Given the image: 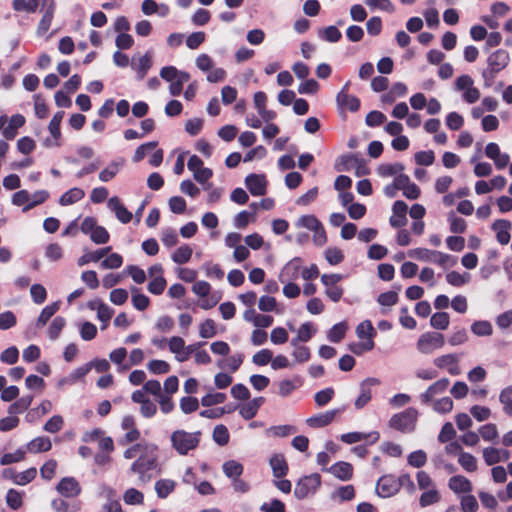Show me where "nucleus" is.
Instances as JSON below:
<instances>
[{"label": "nucleus", "instance_id": "nucleus-60", "mask_svg": "<svg viewBox=\"0 0 512 512\" xmlns=\"http://www.w3.org/2000/svg\"><path fill=\"white\" fill-rule=\"evenodd\" d=\"M39 6V0H13L12 7L15 11L34 13Z\"/></svg>", "mask_w": 512, "mask_h": 512}, {"label": "nucleus", "instance_id": "nucleus-54", "mask_svg": "<svg viewBox=\"0 0 512 512\" xmlns=\"http://www.w3.org/2000/svg\"><path fill=\"white\" fill-rule=\"evenodd\" d=\"M216 323L213 319H206L199 325V336L204 339H210L216 336Z\"/></svg>", "mask_w": 512, "mask_h": 512}, {"label": "nucleus", "instance_id": "nucleus-59", "mask_svg": "<svg viewBox=\"0 0 512 512\" xmlns=\"http://www.w3.org/2000/svg\"><path fill=\"white\" fill-rule=\"evenodd\" d=\"M446 281L455 287H460L467 284L470 281V274H460L457 271H451L446 274Z\"/></svg>", "mask_w": 512, "mask_h": 512}, {"label": "nucleus", "instance_id": "nucleus-55", "mask_svg": "<svg viewBox=\"0 0 512 512\" xmlns=\"http://www.w3.org/2000/svg\"><path fill=\"white\" fill-rule=\"evenodd\" d=\"M60 305L58 302H54L46 306L40 313L37 319V326L42 327L47 324L49 319L59 310Z\"/></svg>", "mask_w": 512, "mask_h": 512}, {"label": "nucleus", "instance_id": "nucleus-16", "mask_svg": "<svg viewBox=\"0 0 512 512\" xmlns=\"http://www.w3.org/2000/svg\"><path fill=\"white\" fill-rule=\"evenodd\" d=\"M42 6L45 11L37 27V34L40 36L49 30L56 8L54 0H42Z\"/></svg>", "mask_w": 512, "mask_h": 512}, {"label": "nucleus", "instance_id": "nucleus-20", "mask_svg": "<svg viewBox=\"0 0 512 512\" xmlns=\"http://www.w3.org/2000/svg\"><path fill=\"white\" fill-rule=\"evenodd\" d=\"M301 272V259L294 258L289 261L281 270L279 280L281 283L286 281H295L299 278Z\"/></svg>", "mask_w": 512, "mask_h": 512}, {"label": "nucleus", "instance_id": "nucleus-6", "mask_svg": "<svg viewBox=\"0 0 512 512\" xmlns=\"http://www.w3.org/2000/svg\"><path fill=\"white\" fill-rule=\"evenodd\" d=\"M445 344L444 335L438 332H425L417 340L416 348L421 354L429 355Z\"/></svg>", "mask_w": 512, "mask_h": 512}, {"label": "nucleus", "instance_id": "nucleus-13", "mask_svg": "<svg viewBox=\"0 0 512 512\" xmlns=\"http://www.w3.org/2000/svg\"><path fill=\"white\" fill-rule=\"evenodd\" d=\"M380 384V380L377 378H367L360 383V394L355 400V408L362 409L365 407L372 397L371 388Z\"/></svg>", "mask_w": 512, "mask_h": 512}, {"label": "nucleus", "instance_id": "nucleus-45", "mask_svg": "<svg viewBox=\"0 0 512 512\" xmlns=\"http://www.w3.org/2000/svg\"><path fill=\"white\" fill-rule=\"evenodd\" d=\"M52 408L53 405L50 400H43L38 407L30 410L27 413L26 420L28 422H33L35 419L48 414L52 410Z\"/></svg>", "mask_w": 512, "mask_h": 512}, {"label": "nucleus", "instance_id": "nucleus-56", "mask_svg": "<svg viewBox=\"0 0 512 512\" xmlns=\"http://www.w3.org/2000/svg\"><path fill=\"white\" fill-rule=\"evenodd\" d=\"M51 507L56 512H78L80 510V504L70 505L62 498H56L51 501Z\"/></svg>", "mask_w": 512, "mask_h": 512}, {"label": "nucleus", "instance_id": "nucleus-18", "mask_svg": "<svg viewBox=\"0 0 512 512\" xmlns=\"http://www.w3.org/2000/svg\"><path fill=\"white\" fill-rule=\"evenodd\" d=\"M245 184L253 196H262L266 194L267 181L264 175L249 174L245 178Z\"/></svg>", "mask_w": 512, "mask_h": 512}, {"label": "nucleus", "instance_id": "nucleus-61", "mask_svg": "<svg viewBox=\"0 0 512 512\" xmlns=\"http://www.w3.org/2000/svg\"><path fill=\"white\" fill-rule=\"evenodd\" d=\"M471 331L477 336H490L493 332L492 325L489 321H475L471 325Z\"/></svg>", "mask_w": 512, "mask_h": 512}, {"label": "nucleus", "instance_id": "nucleus-29", "mask_svg": "<svg viewBox=\"0 0 512 512\" xmlns=\"http://www.w3.org/2000/svg\"><path fill=\"white\" fill-rule=\"evenodd\" d=\"M448 487L456 494H469L473 489L470 480L461 475L451 477L448 481Z\"/></svg>", "mask_w": 512, "mask_h": 512}, {"label": "nucleus", "instance_id": "nucleus-25", "mask_svg": "<svg viewBox=\"0 0 512 512\" xmlns=\"http://www.w3.org/2000/svg\"><path fill=\"white\" fill-rule=\"evenodd\" d=\"M407 204L401 200L396 201L393 204L392 211L393 215L390 218V224L392 227L400 228L407 223Z\"/></svg>", "mask_w": 512, "mask_h": 512}, {"label": "nucleus", "instance_id": "nucleus-37", "mask_svg": "<svg viewBox=\"0 0 512 512\" xmlns=\"http://www.w3.org/2000/svg\"><path fill=\"white\" fill-rule=\"evenodd\" d=\"M404 165L395 162V163H384L380 164L377 167V174L382 178H388V177H396L400 172H403Z\"/></svg>", "mask_w": 512, "mask_h": 512}, {"label": "nucleus", "instance_id": "nucleus-38", "mask_svg": "<svg viewBox=\"0 0 512 512\" xmlns=\"http://www.w3.org/2000/svg\"><path fill=\"white\" fill-rule=\"evenodd\" d=\"M110 251L111 247L108 246L93 252H86L81 257L78 258L77 264L79 266H84L90 262H98L101 258L108 255Z\"/></svg>", "mask_w": 512, "mask_h": 512}, {"label": "nucleus", "instance_id": "nucleus-11", "mask_svg": "<svg viewBox=\"0 0 512 512\" xmlns=\"http://www.w3.org/2000/svg\"><path fill=\"white\" fill-rule=\"evenodd\" d=\"M487 62L488 69L483 72V76L487 77L488 75H490L491 77H493L494 74L498 73L508 65L509 54L507 51L499 49L493 52L488 57Z\"/></svg>", "mask_w": 512, "mask_h": 512}, {"label": "nucleus", "instance_id": "nucleus-46", "mask_svg": "<svg viewBox=\"0 0 512 512\" xmlns=\"http://www.w3.org/2000/svg\"><path fill=\"white\" fill-rule=\"evenodd\" d=\"M176 483L171 479H160L155 483V491L159 498H166L170 493L174 491Z\"/></svg>", "mask_w": 512, "mask_h": 512}, {"label": "nucleus", "instance_id": "nucleus-28", "mask_svg": "<svg viewBox=\"0 0 512 512\" xmlns=\"http://www.w3.org/2000/svg\"><path fill=\"white\" fill-rule=\"evenodd\" d=\"M379 439V433L377 431H372L370 433H362V432H350L341 435V440L347 444L357 443L363 440H368L370 443H375Z\"/></svg>", "mask_w": 512, "mask_h": 512}, {"label": "nucleus", "instance_id": "nucleus-8", "mask_svg": "<svg viewBox=\"0 0 512 512\" xmlns=\"http://www.w3.org/2000/svg\"><path fill=\"white\" fill-rule=\"evenodd\" d=\"M343 278L344 276L338 273L321 275L320 280L325 288L324 294L334 303L339 302L343 296L344 290L341 286L338 285V283L342 281Z\"/></svg>", "mask_w": 512, "mask_h": 512}, {"label": "nucleus", "instance_id": "nucleus-58", "mask_svg": "<svg viewBox=\"0 0 512 512\" xmlns=\"http://www.w3.org/2000/svg\"><path fill=\"white\" fill-rule=\"evenodd\" d=\"M319 37L330 43L338 42L342 34L336 26H328L319 31Z\"/></svg>", "mask_w": 512, "mask_h": 512}, {"label": "nucleus", "instance_id": "nucleus-35", "mask_svg": "<svg viewBox=\"0 0 512 512\" xmlns=\"http://www.w3.org/2000/svg\"><path fill=\"white\" fill-rule=\"evenodd\" d=\"M270 466L274 477H284L288 472L287 462L282 454H275L270 458Z\"/></svg>", "mask_w": 512, "mask_h": 512}, {"label": "nucleus", "instance_id": "nucleus-43", "mask_svg": "<svg viewBox=\"0 0 512 512\" xmlns=\"http://www.w3.org/2000/svg\"><path fill=\"white\" fill-rule=\"evenodd\" d=\"M52 447L51 440L48 437H37L30 441L27 445V449L31 453H39L49 451Z\"/></svg>", "mask_w": 512, "mask_h": 512}, {"label": "nucleus", "instance_id": "nucleus-50", "mask_svg": "<svg viewBox=\"0 0 512 512\" xmlns=\"http://www.w3.org/2000/svg\"><path fill=\"white\" fill-rule=\"evenodd\" d=\"M320 224L321 222L312 214L302 215L295 222L297 228H305L310 231L315 230Z\"/></svg>", "mask_w": 512, "mask_h": 512}, {"label": "nucleus", "instance_id": "nucleus-57", "mask_svg": "<svg viewBox=\"0 0 512 512\" xmlns=\"http://www.w3.org/2000/svg\"><path fill=\"white\" fill-rule=\"evenodd\" d=\"M440 500L439 492L436 488H431L425 490L419 499V504L421 507H427L429 505L435 504Z\"/></svg>", "mask_w": 512, "mask_h": 512}, {"label": "nucleus", "instance_id": "nucleus-23", "mask_svg": "<svg viewBox=\"0 0 512 512\" xmlns=\"http://www.w3.org/2000/svg\"><path fill=\"white\" fill-rule=\"evenodd\" d=\"M449 379L442 378L436 382H434L432 385H430L427 390L420 395V399L422 403L428 404L433 400V398L437 395L442 394L446 391V389L449 386Z\"/></svg>", "mask_w": 512, "mask_h": 512}, {"label": "nucleus", "instance_id": "nucleus-2", "mask_svg": "<svg viewBox=\"0 0 512 512\" xmlns=\"http://www.w3.org/2000/svg\"><path fill=\"white\" fill-rule=\"evenodd\" d=\"M201 441V432H188L184 429H177L170 435L171 447L182 456L194 451Z\"/></svg>", "mask_w": 512, "mask_h": 512}, {"label": "nucleus", "instance_id": "nucleus-19", "mask_svg": "<svg viewBox=\"0 0 512 512\" xmlns=\"http://www.w3.org/2000/svg\"><path fill=\"white\" fill-rule=\"evenodd\" d=\"M356 334L360 339H367V341L363 343V348L366 351H370L374 348L373 337L375 336V329L370 320H364L358 324Z\"/></svg>", "mask_w": 512, "mask_h": 512}, {"label": "nucleus", "instance_id": "nucleus-47", "mask_svg": "<svg viewBox=\"0 0 512 512\" xmlns=\"http://www.w3.org/2000/svg\"><path fill=\"white\" fill-rule=\"evenodd\" d=\"M123 160L113 161L106 168L99 173V180L102 182H109L112 180L120 171L123 166Z\"/></svg>", "mask_w": 512, "mask_h": 512}, {"label": "nucleus", "instance_id": "nucleus-33", "mask_svg": "<svg viewBox=\"0 0 512 512\" xmlns=\"http://www.w3.org/2000/svg\"><path fill=\"white\" fill-rule=\"evenodd\" d=\"M327 471L332 473L338 479L346 481L352 477L353 467L348 462L340 461L332 465L327 469Z\"/></svg>", "mask_w": 512, "mask_h": 512}, {"label": "nucleus", "instance_id": "nucleus-53", "mask_svg": "<svg viewBox=\"0 0 512 512\" xmlns=\"http://www.w3.org/2000/svg\"><path fill=\"white\" fill-rule=\"evenodd\" d=\"M358 157L356 155H343L339 157L337 163L335 164V168L337 171H349L356 166L358 163Z\"/></svg>", "mask_w": 512, "mask_h": 512}, {"label": "nucleus", "instance_id": "nucleus-27", "mask_svg": "<svg viewBox=\"0 0 512 512\" xmlns=\"http://www.w3.org/2000/svg\"><path fill=\"white\" fill-rule=\"evenodd\" d=\"M152 65V56L149 52L136 59H132L131 67L136 71L139 80H142Z\"/></svg>", "mask_w": 512, "mask_h": 512}, {"label": "nucleus", "instance_id": "nucleus-31", "mask_svg": "<svg viewBox=\"0 0 512 512\" xmlns=\"http://www.w3.org/2000/svg\"><path fill=\"white\" fill-rule=\"evenodd\" d=\"M336 102L340 109H348L351 112H357L360 108V100L354 95L337 93Z\"/></svg>", "mask_w": 512, "mask_h": 512}, {"label": "nucleus", "instance_id": "nucleus-26", "mask_svg": "<svg viewBox=\"0 0 512 512\" xmlns=\"http://www.w3.org/2000/svg\"><path fill=\"white\" fill-rule=\"evenodd\" d=\"M433 362L438 368H447L448 373L451 375H458L460 373V369L457 365L458 357L455 354L439 356L435 358Z\"/></svg>", "mask_w": 512, "mask_h": 512}, {"label": "nucleus", "instance_id": "nucleus-41", "mask_svg": "<svg viewBox=\"0 0 512 512\" xmlns=\"http://www.w3.org/2000/svg\"><path fill=\"white\" fill-rule=\"evenodd\" d=\"M85 196V192L78 187H74L67 192H65L59 199V204L62 206H68L72 205L81 199H83Z\"/></svg>", "mask_w": 512, "mask_h": 512}, {"label": "nucleus", "instance_id": "nucleus-15", "mask_svg": "<svg viewBox=\"0 0 512 512\" xmlns=\"http://www.w3.org/2000/svg\"><path fill=\"white\" fill-rule=\"evenodd\" d=\"M400 489V483L392 476L381 477L376 486V492L380 497L388 498L395 495Z\"/></svg>", "mask_w": 512, "mask_h": 512}, {"label": "nucleus", "instance_id": "nucleus-52", "mask_svg": "<svg viewBox=\"0 0 512 512\" xmlns=\"http://www.w3.org/2000/svg\"><path fill=\"white\" fill-rule=\"evenodd\" d=\"M450 323V317L446 312L434 313L430 318V325L438 330H445Z\"/></svg>", "mask_w": 512, "mask_h": 512}, {"label": "nucleus", "instance_id": "nucleus-64", "mask_svg": "<svg viewBox=\"0 0 512 512\" xmlns=\"http://www.w3.org/2000/svg\"><path fill=\"white\" fill-rule=\"evenodd\" d=\"M458 462L468 472H474L477 469V460L470 453L460 452Z\"/></svg>", "mask_w": 512, "mask_h": 512}, {"label": "nucleus", "instance_id": "nucleus-7", "mask_svg": "<svg viewBox=\"0 0 512 512\" xmlns=\"http://www.w3.org/2000/svg\"><path fill=\"white\" fill-rule=\"evenodd\" d=\"M417 417V410L414 408H409L401 413L393 415L389 421V424L396 430L409 433L414 430Z\"/></svg>", "mask_w": 512, "mask_h": 512}, {"label": "nucleus", "instance_id": "nucleus-4", "mask_svg": "<svg viewBox=\"0 0 512 512\" xmlns=\"http://www.w3.org/2000/svg\"><path fill=\"white\" fill-rule=\"evenodd\" d=\"M49 198L46 190H38L30 194L27 190H20L13 194L12 204L16 206H24L23 212H27L37 205L44 203Z\"/></svg>", "mask_w": 512, "mask_h": 512}, {"label": "nucleus", "instance_id": "nucleus-63", "mask_svg": "<svg viewBox=\"0 0 512 512\" xmlns=\"http://www.w3.org/2000/svg\"><path fill=\"white\" fill-rule=\"evenodd\" d=\"M64 419L60 415H53L43 426V430L48 433H57L62 430Z\"/></svg>", "mask_w": 512, "mask_h": 512}, {"label": "nucleus", "instance_id": "nucleus-39", "mask_svg": "<svg viewBox=\"0 0 512 512\" xmlns=\"http://www.w3.org/2000/svg\"><path fill=\"white\" fill-rule=\"evenodd\" d=\"M297 432V428L293 425H277L271 426L266 429L265 434L267 437L283 438Z\"/></svg>", "mask_w": 512, "mask_h": 512}, {"label": "nucleus", "instance_id": "nucleus-62", "mask_svg": "<svg viewBox=\"0 0 512 512\" xmlns=\"http://www.w3.org/2000/svg\"><path fill=\"white\" fill-rule=\"evenodd\" d=\"M499 400L503 405V411L512 416V386H508L501 391Z\"/></svg>", "mask_w": 512, "mask_h": 512}, {"label": "nucleus", "instance_id": "nucleus-9", "mask_svg": "<svg viewBox=\"0 0 512 512\" xmlns=\"http://www.w3.org/2000/svg\"><path fill=\"white\" fill-rule=\"evenodd\" d=\"M455 90L462 92V98L469 104L477 102L480 98L479 89L474 87L473 79L467 74L456 79Z\"/></svg>", "mask_w": 512, "mask_h": 512}, {"label": "nucleus", "instance_id": "nucleus-22", "mask_svg": "<svg viewBox=\"0 0 512 512\" xmlns=\"http://www.w3.org/2000/svg\"><path fill=\"white\" fill-rule=\"evenodd\" d=\"M107 206L110 210L115 213L116 218L123 224H127L131 221L133 215L127 208L122 204L121 200L114 196L108 200Z\"/></svg>", "mask_w": 512, "mask_h": 512}, {"label": "nucleus", "instance_id": "nucleus-24", "mask_svg": "<svg viewBox=\"0 0 512 512\" xmlns=\"http://www.w3.org/2000/svg\"><path fill=\"white\" fill-rule=\"evenodd\" d=\"M512 227V223L506 219L496 220L492 224V230L496 233L497 241L501 245H507L510 241V229Z\"/></svg>", "mask_w": 512, "mask_h": 512}, {"label": "nucleus", "instance_id": "nucleus-40", "mask_svg": "<svg viewBox=\"0 0 512 512\" xmlns=\"http://www.w3.org/2000/svg\"><path fill=\"white\" fill-rule=\"evenodd\" d=\"M91 369H92V364L86 363V364L78 367L74 371H72L66 378L62 379L59 382V385H63V384L72 385V384L76 383L78 380L85 377L90 372Z\"/></svg>", "mask_w": 512, "mask_h": 512}, {"label": "nucleus", "instance_id": "nucleus-14", "mask_svg": "<svg viewBox=\"0 0 512 512\" xmlns=\"http://www.w3.org/2000/svg\"><path fill=\"white\" fill-rule=\"evenodd\" d=\"M57 492L65 498H74L80 495L82 489L79 482L74 477L62 478L57 486Z\"/></svg>", "mask_w": 512, "mask_h": 512}, {"label": "nucleus", "instance_id": "nucleus-17", "mask_svg": "<svg viewBox=\"0 0 512 512\" xmlns=\"http://www.w3.org/2000/svg\"><path fill=\"white\" fill-rule=\"evenodd\" d=\"M341 412L340 409L328 410L318 413L306 419V424L311 428H322L331 424L335 417Z\"/></svg>", "mask_w": 512, "mask_h": 512}, {"label": "nucleus", "instance_id": "nucleus-48", "mask_svg": "<svg viewBox=\"0 0 512 512\" xmlns=\"http://www.w3.org/2000/svg\"><path fill=\"white\" fill-rule=\"evenodd\" d=\"M192 253V248L184 244L172 253L171 258L177 264H185L191 259Z\"/></svg>", "mask_w": 512, "mask_h": 512}, {"label": "nucleus", "instance_id": "nucleus-34", "mask_svg": "<svg viewBox=\"0 0 512 512\" xmlns=\"http://www.w3.org/2000/svg\"><path fill=\"white\" fill-rule=\"evenodd\" d=\"M315 333L316 329L314 328L313 324L310 322H305L299 327L296 337L291 339L290 344L291 346H296L297 343L308 342Z\"/></svg>", "mask_w": 512, "mask_h": 512}, {"label": "nucleus", "instance_id": "nucleus-5", "mask_svg": "<svg viewBox=\"0 0 512 512\" xmlns=\"http://www.w3.org/2000/svg\"><path fill=\"white\" fill-rule=\"evenodd\" d=\"M80 230L83 234L89 235L92 242L95 244H106L110 235L105 227L99 226L97 220L94 217H86L83 219Z\"/></svg>", "mask_w": 512, "mask_h": 512}, {"label": "nucleus", "instance_id": "nucleus-32", "mask_svg": "<svg viewBox=\"0 0 512 512\" xmlns=\"http://www.w3.org/2000/svg\"><path fill=\"white\" fill-rule=\"evenodd\" d=\"M168 347L171 353L175 354V359L178 362L186 361L185 341L179 336H172L168 339Z\"/></svg>", "mask_w": 512, "mask_h": 512}, {"label": "nucleus", "instance_id": "nucleus-30", "mask_svg": "<svg viewBox=\"0 0 512 512\" xmlns=\"http://www.w3.org/2000/svg\"><path fill=\"white\" fill-rule=\"evenodd\" d=\"M264 401L265 399L263 397H256L241 405L239 408L240 415L246 420L252 419L257 414Z\"/></svg>", "mask_w": 512, "mask_h": 512}, {"label": "nucleus", "instance_id": "nucleus-21", "mask_svg": "<svg viewBox=\"0 0 512 512\" xmlns=\"http://www.w3.org/2000/svg\"><path fill=\"white\" fill-rule=\"evenodd\" d=\"M100 496L106 500V503L103 505V509L106 512H123L114 489L109 486H102Z\"/></svg>", "mask_w": 512, "mask_h": 512}, {"label": "nucleus", "instance_id": "nucleus-3", "mask_svg": "<svg viewBox=\"0 0 512 512\" xmlns=\"http://www.w3.org/2000/svg\"><path fill=\"white\" fill-rule=\"evenodd\" d=\"M408 256L418 261L437 264L447 269L453 267L457 263V258L437 250L427 248H415L408 251Z\"/></svg>", "mask_w": 512, "mask_h": 512}, {"label": "nucleus", "instance_id": "nucleus-12", "mask_svg": "<svg viewBox=\"0 0 512 512\" xmlns=\"http://www.w3.org/2000/svg\"><path fill=\"white\" fill-rule=\"evenodd\" d=\"M187 167L193 173L194 179L200 184L206 183L213 176L212 170L204 167L203 161L197 155H192L189 158Z\"/></svg>", "mask_w": 512, "mask_h": 512}, {"label": "nucleus", "instance_id": "nucleus-10", "mask_svg": "<svg viewBox=\"0 0 512 512\" xmlns=\"http://www.w3.org/2000/svg\"><path fill=\"white\" fill-rule=\"evenodd\" d=\"M321 484V477L319 474H311L300 479L294 489V495L298 499H304L310 494L316 492Z\"/></svg>", "mask_w": 512, "mask_h": 512}, {"label": "nucleus", "instance_id": "nucleus-36", "mask_svg": "<svg viewBox=\"0 0 512 512\" xmlns=\"http://www.w3.org/2000/svg\"><path fill=\"white\" fill-rule=\"evenodd\" d=\"M24 123V116L20 114L13 115L9 120V124L2 131L3 136L8 140H12L17 134V129L22 127Z\"/></svg>", "mask_w": 512, "mask_h": 512}, {"label": "nucleus", "instance_id": "nucleus-51", "mask_svg": "<svg viewBox=\"0 0 512 512\" xmlns=\"http://www.w3.org/2000/svg\"><path fill=\"white\" fill-rule=\"evenodd\" d=\"M347 329H348V326H347L346 322H344V321L335 324L328 331L327 337H328L329 341L334 342V343L340 342L344 338Z\"/></svg>", "mask_w": 512, "mask_h": 512}, {"label": "nucleus", "instance_id": "nucleus-49", "mask_svg": "<svg viewBox=\"0 0 512 512\" xmlns=\"http://www.w3.org/2000/svg\"><path fill=\"white\" fill-rule=\"evenodd\" d=\"M377 302L383 307L381 313L387 314L388 311L385 307L394 306L398 302V294L395 291L381 293L377 298Z\"/></svg>", "mask_w": 512, "mask_h": 512}, {"label": "nucleus", "instance_id": "nucleus-42", "mask_svg": "<svg viewBox=\"0 0 512 512\" xmlns=\"http://www.w3.org/2000/svg\"><path fill=\"white\" fill-rule=\"evenodd\" d=\"M223 473L231 480L238 478L243 473V465L235 460H228L222 465Z\"/></svg>", "mask_w": 512, "mask_h": 512}, {"label": "nucleus", "instance_id": "nucleus-44", "mask_svg": "<svg viewBox=\"0 0 512 512\" xmlns=\"http://www.w3.org/2000/svg\"><path fill=\"white\" fill-rule=\"evenodd\" d=\"M244 355L242 353H235L229 356L226 360L218 361L217 365L221 368H226L231 372H236L242 365Z\"/></svg>", "mask_w": 512, "mask_h": 512}, {"label": "nucleus", "instance_id": "nucleus-1", "mask_svg": "<svg viewBox=\"0 0 512 512\" xmlns=\"http://www.w3.org/2000/svg\"><path fill=\"white\" fill-rule=\"evenodd\" d=\"M123 456L125 459H134L130 471L138 475L140 484L148 483L152 475L149 473L157 467V446L147 442H140L127 448Z\"/></svg>", "mask_w": 512, "mask_h": 512}]
</instances>
